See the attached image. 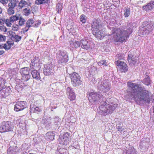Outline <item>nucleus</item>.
I'll list each match as a JSON object with an SVG mask.
<instances>
[{
  "label": "nucleus",
  "instance_id": "f257e3e1",
  "mask_svg": "<svg viewBox=\"0 0 154 154\" xmlns=\"http://www.w3.org/2000/svg\"><path fill=\"white\" fill-rule=\"evenodd\" d=\"M127 85L131 97L134 98L138 104L143 106L149 103L150 98L148 91L146 90L143 86L131 82H128Z\"/></svg>",
  "mask_w": 154,
  "mask_h": 154
},
{
  "label": "nucleus",
  "instance_id": "f03ea898",
  "mask_svg": "<svg viewBox=\"0 0 154 154\" xmlns=\"http://www.w3.org/2000/svg\"><path fill=\"white\" fill-rule=\"evenodd\" d=\"M113 98H103V102H101V105L98 109V113L101 115L106 116L108 114L112 113L117 107V104L113 101Z\"/></svg>",
  "mask_w": 154,
  "mask_h": 154
},
{
  "label": "nucleus",
  "instance_id": "7ed1b4c3",
  "mask_svg": "<svg viewBox=\"0 0 154 154\" xmlns=\"http://www.w3.org/2000/svg\"><path fill=\"white\" fill-rule=\"evenodd\" d=\"M112 33L113 39L116 42H122L126 41L129 35L132 32V29L125 26L123 29L113 28H112Z\"/></svg>",
  "mask_w": 154,
  "mask_h": 154
},
{
  "label": "nucleus",
  "instance_id": "20e7f679",
  "mask_svg": "<svg viewBox=\"0 0 154 154\" xmlns=\"http://www.w3.org/2000/svg\"><path fill=\"white\" fill-rule=\"evenodd\" d=\"M103 98H104L103 96L100 93V91H93L89 94L88 99L92 104L97 105L100 103L101 105V102H103Z\"/></svg>",
  "mask_w": 154,
  "mask_h": 154
},
{
  "label": "nucleus",
  "instance_id": "39448f33",
  "mask_svg": "<svg viewBox=\"0 0 154 154\" xmlns=\"http://www.w3.org/2000/svg\"><path fill=\"white\" fill-rule=\"evenodd\" d=\"M30 74L23 75L21 80L16 79V85L15 86V89L19 92V91L22 89V88L28 85V84L26 82L30 79Z\"/></svg>",
  "mask_w": 154,
  "mask_h": 154
},
{
  "label": "nucleus",
  "instance_id": "423d86ee",
  "mask_svg": "<svg viewBox=\"0 0 154 154\" xmlns=\"http://www.w3.org/2000/svg\"><path fill=\"white\" fill-rule=\"evenodd\" d=\"M143 26L140 28L139 33L140 35H147L152 30L153 25L150 22L145 21L143 23Z\"/></svg>",
  "mask_w": 154,
  "mask_h": 154
},
{
  "label": "nucleus",
  "instance_id": "0eeeda50",
  "mask_svg": "<svg viewBox=\"0 0 154 154\" xmlns=\"http://www.w3.org/2000/svg\"><path fill=\"white\" fill-rule=\"evenodd\" d=\"M110 84L108 80H105L103 82H99L97 85V88L99 91L104 93L108 92L110 89Z\"/></svg>",
  "mask_w": 154,
  "mask_h": 154
},
{
  "label": "nucleus",
  "instance_id": "6e6552de",
  "mask_svg": "<svg viewBox=\"0 0 154 154\" xmlns=\"http://www.w3.org/2000/svg\"><path fill=\"white\" fill-rule=\"evenodd\" d=\"M56 58L59 63H65L69 60L68 54L65 51H59L56 54Z\"/></svg>",
  "mask_w": 154,
  "mask_h": 154
},
{
  "label": "nucleus",
  "instance_id": "1a4fd4ad",
  "mask_svg": "<svg viewBox=\"0 0 154 154\" xmlns=\"http://www.w3.org/2000/svg\"><path fill=\"white\" fill-rule=\"evenodd\" d=\"M13 123L9 121H4L2 122V125L0 127L1 132H6L11 131L14 128Z\"/></svg>",
  "mask_w": 154,
  "mask_h": 154
},
{
  "label": "nucleus",
  "instance_id": "9d476101",
  "mask_svg": "<svg viewBox=\"0 0 154 154\" xmlns=\"http://www.w3.org/2000/svg\"><path fill=\"white\" fill-rule=\"evenodd\" d=\"M72 84L73 86L76 87L81 85L82 81L79 75L76 72H73L70 75Z\"/></svg>",
  "mask_w": 154,
  "mask_h": 154
},
{
  "label": "nucleus",
  "instance_id": "9b49d317",
  "mask_svg": "<svg viewBox=\"0 0 154 154\" xmlns=\"http://www.w3.org/2000/svg\"><path fill=\"white\" fill-rule=\"evenodd\" d=\"M81 47L83 49L86 50H90L94 47V44L92 42L90 41L89 40L87 39H84L81 40Z\"/></svg>",
  "mask_w": 154,
  "mask_h": 154
},
{
  "label": "nucleus",
  "instance_id": "f8f14e48",
  "mask_svg": "<svg viewBox=\"0 0 154 154\" xmlns=\"http://www.w3.org/2000/svg\"><path fill=\"white\" fill-rule=\"evenodd\" d=\"M115 63L118 66V69L122 72H125L128 71V67L124 62L117 60L116 61Z\"/></svg>",
  "mask_w": 154,
  "mask_h": 154
},
{
  "label": "nucleus",
  "instance_id": "ddd939ff",
  "mask_svg": "<svg viewBox=\"0 0 154 154\" xmlns=\"http://www.w3.org/2000/svg\"><path fill=\"white\" fill-rule=\"evenodd\" d=\"M26 107V103L25 101L17 102L14 106V110L17 112L23 110Z\"/></svg>",
  "mask_w": 154,
  "mask_h": 154
},
{
  "label": "nucleus",
  "instance_id": "4468645a",
  "mask_svg": "<svg viewBox=\"0 0 154 154\" xmlns=\"http://www.w3.org/2000/svg\"><path fill=\"white\" fill-rule=\"evenodd\" d=\"M11 91L10 87H6L5 85L2 90L0 91V97H5L9 95Z\"/></svg>",
  "mask_w": 154,
  "mask_h": 154
},
{
  "label": "nucleus",
  "instance_id": "2eb2a0df",
  "mask_svg": "<svg viewBox=\"0 0 154 154\" xmlns=\"http://www.w3.org/2000/svg\"><path fill=\"white\" fill-rule=\"evenodd\" d=\"M53 65L51 63L47 64L45 66L44 69V74L46 75H52L53 73V70L52 69Z\"/></svg>",
  "mask_w": 154,
  "mask_h": 154
},
{
  "label": "nucleus",
  "instance_id": "dca6fc26",
  "mask_svg": "<svg viewBox=\"0 0 154 154\" xmlns=\"http://www.w3.org/2000/svg\"><path fill=\"white\" fill-rule=\"evenodd\" d=\"M127 59L130 65L131 66L134 65L136 63H138V58L135 56H134L130 52L128 53Z\"/></svg>",
  "mask_w": 154,
  "mask_h": 154
},
{
  "label": "nucleus",
  "instance_id": "f3484780",
  "mask_svg": "<svg viewBox=\"0 0 154 154\" xmlns=\"http://www.w3.org/2000/svg\"><path fill=\"white\" fill-rule=\"evenodd\" d=\"M92 32L95 37L98 39H102L105 36L104 31L99 29L94 30L92 31Z\"/></svg>",
  "mask_w": 154,
  "mask_h": 154
},
{
  "label": "nucleus",
  "instance_id": "a211bd4d",
  "mask_svg": "<svg viewBox=\"0 0 154 154\" xmlns=\"http://www.w3.org/2000/svg\"><path fill=\"white\" fill-rule=\"evenodd\" d=\"M66 94L68 95V98L71 100H74L75 99V95L72 88L67 87L66 89Z\"/></svg>",
  "mask_w": 154,
  "mask_h": 154
},
{
  "label": "nucleus",
  "instance_id": "6ab92c4d",
  "mask_svg": "<svg viewBox=\"0 0 154 154\" xmlns=\"http://www.w3.org/2000/svg\"><path fill=\"white\" fill-rule=\"evenodd\" d=\"M100 22L101 21L100 20L94 19L93 20L91 24L92 31L99 29L100 26H101Z\"/></svg>",
  "mask_w": 154,
  "mask_h": 154
},
{
  "label": "nucleus",
  "instance_id": "aec40b11",
  "mask_svg": "<svg viewBox=\"0 0 154 154\" xmlns=\"http://www.w3.org/2000/svg\"><path fill=\"white\" fill-rule=\"evenodd\" d=\"M39 70H32L31 71V73L32 75V77L34 79L37 80H39L41 79L40 75V74Z\"/></svg>",
  "mask_w": 154,
  "mask_h": 154
},
{
  "label": "nucleus",
  "instance_id": "412c9836",
  "mask_svg": "<svg viewBox=\"0 0 154 154\" xmlns=\"http://www.w3.org/2000/svg\"><path fill=\"white\" fill-rule=\"evenodd\" d=\"M70 47L75 48H77L81 46V40L80 41H75L73 40V41H70Z\"/></svg>",
  "mask_w": 154,
  "mask_h": 154
},
{
  "label": "nucleus",
  "instance_id": "4be33fe9",
  "mask_svg": "<svg viewBox=\"0 0 154 154\" xmlns=\"http://www.w3.org/2000/svg\"><path fill=\"white\" fill-rule=\"evenodd\" d=\"M154 7V2L151 1L148 3L147 5L143 6L144 10L147 11L152 9Z\"/></svg>",
  "mask_w": 154,
  "mask_h": 154
},
{
  "label": "nucleus",
  "instance_id": "5701e85b",
  "mask_svg": "<svg viewBox=\"0 0 154 154\" xmlns=\"http://www.w3.org/2000/svg\"><path fill=\"white\" fill-rule=\"evenodd\" d=\"M55 134L54 131L48 132L46 134V139L53 140L54 139Z\"/></svg>",
  "mask_w": 154,
  "mask_h": 154
},
{
  "label": "nucleus",
  "instance_id": "b1692460",
  "mask_svg": "<svg viewBox=\"0 0 154 154\" xmlns=\"http://www.w3.org/2000/svg\"><path fill=\"white\" fill-rule=\"evenodd\" d=\"M14 43L12 41H7L6 43L5 44L4 46H2V48H4L5 50H9L11 47V45H13Z\"/></svg>",
  "mask_w": 154,
  "mask_h": 154
},
{
  "label": "nucleus",
  "instance_id": "393cba45",
  "mask_svg": "<svg viewBox=\"0 0 154 154\" xmlns=\"http://www.w3.org/2000/svg\"><path fill=\"white\" fill-rule=\"evenodd\" d=\"M137 151L133 147L125 150L123 152V154H137Z\"/></svg>",
  "mask_w": 154,
  "mask_h": 154
},
{
  "label": "nucleus",
  "instance_id": "a878e982",
  "mask_svg": "<svg viewBox=\"0 0 154 154\" xmlns=\"http://www.w3.org/2000/svg\"><path fill=\"white\" fill-rule=\"evenodd\" d=\"M29 70L30 69L27 67L22 68L20 70V73L22 75L30 74L29 72Z\"/></svg>",
  "mask_w": 154,
  "mask_h": 154
},
{
  "label": "nucleus",
  "instance_id": "bb28decb",
  "mask_svg": "<svg viewBox=\"0 0 154 154\" xmlns=\"http://www.w3.org/2000/svg\"><path fill=\"white\" fill-rule=\"evenodd\" d=\"M131 12L130 9L128 7H125L123 10V14L125 17H128L130 15Z\"/></svg>",
  "mask_w": 154,
  "mask_h": 154
},
{
  "label": "nucleus",
  "instance_id": "cd10ccee",
  "mask_svg": "<svg viewBox=\"0 0 154 154\" xmlns=\"http://www.w3.org/2000/svg\"><path fill=\"white\" fill-rule=\"evenodd\" d=\"M34 21L33 19H29L26 23V28H29L32 26H34Z\"/></svg>",
  "mask_w": 154,
  "mask_h": 154
},
{
  "label": "nucleus",
  "instance_id": "c85d7f7f",
  "mask_svg": "<svg viewBox=\"0 0 154 154\" xmlns=\"http://www.w3.org/2000/svg\"><path fill=\"white\" fill-rule=\"evenodd\" d=\"M30 70H39L41 67L39 66V64H30Z\"/></svg>",
  "mask_w": 154,
  "mask_h": 154
},
{
  "label": "nucleus",
  "instance_id": "c756f323",
  "mask_svg": "<svg viewBox=\"0 0 154 154\" xmlns=\"http://www.w3.org/2000/svg\"><path fill=\"white\" fill-rule=\"evenodd\" d=\"M20 14H18L14 16H12L10 18V21L12 22H13L15 21L18 20L20 18Z\"/></svg>",
  "mask_w": 154,
  "mask_h": 154
},
{
  "label": "nucleus",
  "instance_id": "7c9ffc66",
  "mask_svg": "<svg viewBox=\"0 0 154 154\" xmlns=\"http://www.w3.org/2000/svg\"><path fill=\"white\" fill-rule=\"evenodd\" d=\"M54 123L55 125H57V126H59L61 123V119L57 117H55L54 120Z\"/></svg>",
  "mask_w": 154,
  "mask_h": 154
},
{
  "label": "nucleus",
  "instance_id": "2f4dec72",
  "mask_svg": "<svg viewBox=\"0 0 154 154\" xmlns=\"http://www.w3.org/2000/svg\"><path fill=\"white\" fill-rule=\"evenodd\" d=\"M39 59L38 57H35L31 60V63L30 64H39Z\"/></svg>",
  "mask_w": 154,
  "mask_h": 154
},
{
  "label": "nucleus",
  "instance_id": "473e14b6",
  "mask_svg": "<svg viewBox=\"0 0 154 154\" xmlns=\"http://www.w3.org/2000/svg\"><path fill=\"white\" fill-rule=\"evenodd\" d=\"M125 55L120 53L118 54L115 56V59L116 60L118 59V60H124Z\"/></svg>",
  "mask_w": 154,
  "mask_h": 154
},
{
  "label": "nucleus",
  "instance_id": "72a5a7b5",
  "mask_svg": "<svg viewBox=\"0 0 154 154\" xmlns=\"http://www.w3.org/2000/svg\"><path fill=\"white\" fill-rule=\"evenodd\" d=\"M63 136L65 138L66 141H67L69 142L70 141L71 138L69 133L66 132L65 133Z\"/></svg>",
  "mask_w": 154,
  "mask_h": 154
},
{
  "label": "nucleus",
  "instance_id": "f704fd0d",
  "mask_svg": "<svg viewBox=\"0 0 154 154\" xmlns=\"http://www.w3.org/2000/svg\"><path fill=\"white\" fill-rule=\"evenodd\" d=\"M12 37L14 41L16 42H19L21 39V37L16 35H12Z\"/></svg>",
  "mask_w": 154,
  "mask_h": 154
},
{
  "label": "nucleus",
  "instance_id": "c9c22d12",
  "mask_svg": "<svg viewBox=\"0 0 154 154\" xmlns=\"http://www.w3.org/2000/svg\"><path fill=\"white\" fill-rule=\"evenodd\" d=\"M6 83L5 79H0V91L2 90V88Z\"/></svg>",
  "mask_w": 154,
  "mask_h": 154
},
{
  "label": "nucleus",
  "instance_id": "e433bc0d",
  "mask_svg": "<svg viewBox=\"0 0 154 154\" xmlns=\"http://www.w3.org/2000/svg\"><path fill=\"white\" fill-rule=\"evenodd\" d=\"M143 82L144 84L146 85H148L150 84V80L149 77L148 76H146L144 79Z\"/></svg>",
  "mask_w": 154,
  "mask_h": 154
},
{
  "label": "nucleus",
  "instance_id": "4c0bfd02",
  "mask_svg": "<svg viewBox=\"0 0 154 154\" xmlns=\"http://www.w3.org/2000/svg\"><path fill=\"white\" fill-rule=\"evenodd\" d=\"M19 21L18 22V24L20 26H21L23 25L25 22V20L22 17L20 16V18L19 19Z\"/></svg>",
  "mask_w": 154,
  "mask_h": 154
},
{
  "label": "nucleus",
  "instance_id": "58836bf2",
  "mask_svg": "<svg viewBox=\"0 0 154 154\" xmlns=\"http://www.w3.org/2000/svg\"><path fill=\"white\" fill-rule=\"evenodd\" d=\"M41 139L38 137H35L33 139V141L34 144H37L41 142L42 141Z\"/></svg>",
  "mask_w": 154,
  "mask_h": 154
},
{
  "label": "nucleus",
  "instance_id": "ea45409f",
  "mask_svg": "<svg viewBox=\"0 0 154 154\" xmlns=\"http://www.w3.org/2000/svg\"><path fill=\"white\" fill-rule=\"evenodd\" d=\"M48 1V0H36L35 2V4L39 5L45 3Z\"/></svg>",
  "mask_w": 154,
  "mask_h": 154
},
{
  "label": "nucleus",
  "instance_id": "a19ab883",
  "mask_svg": "<svg viewBox=\"0 0 154 154\" xmlns=\"http://www.w3.org/2000/svg\"><path fill=\"white\" fill-rule=\"evenodd\" d=\"M26 4V2L21 0L19 3V6L21 8L23 7Z\"/></svg>",
  "mask_w": 154,
  "mask_h": 154
},
{
  "label": "nucleus",
  "instance_id": "79ce46f5",
  "mask_svg": "<svg viewBox=\"0 0 154 154\" xmlns=\"http://www.w3.org/2000/svg\"><path fill=\"white\" fill-rule=\"evenodd\" d=\"M65 141L64 140L63 138V136H60L58 139V141L59 143L60 144L65 145L66 144Z\"/></svg>",
  "mask_w": 154,
  "mask_h": 154
},
{
  "label": "nucleus",
  "instance_id": "37998d69",
  "mask_svg": "<svg viewBox=\"0 0 154 154\" xmlns=\"http://www.w3.org/2000/svg\"><path fill=\"white\" fill-rule=\"evenodd\" d=\"M16 5L17 2H9L8 4V6L9 8L14 9Z\"/></svg>",
  "mask_w": 154,
  "mask_h": 154
},
{
  "label": "nucleus",
  "instance_id": "c03bdc74",
  "mask_svg": "<svg viewBox=\"0 0 154 154\" xmlns=\"http://www.w3.org/2000/svg\"><path fill=\"white\" fill-rule=\"evenodd\" d=\"M86 16L84 15H81L80 17V21L83 23H85L86 22Z\"/></svg>",
  "mask_w": 154,
  "mask_h": 154
},
{
  "label": "nucleus",
  "instance_id": "a18cd8bd",
  "mask_svg": "<svg viewBox=\"0 0 154 154\" xmlns=\"http://www.w3.org/2000/svg\"><path fill=\"white\" fill-rule=\"evenodd\" d=\"M7 13L9 15L13 14L14 13V9L8 8L7 9Z\"/></svg>",
  "mask_w": 154,
  "mask_h": 154
},
{
  "label": "nucleus",
  "instance_id": "49530a36",
  "mask_svg": "<svg viewBox=\"0 0 154 154\" xmlns=\"http://www.w3.org/2000/svg\"><path fill=\"white\" fill-rule=\"evenodd\" d=\"M98 64L99 66L101 65L105 66H107V63L106 62V60H101L98 63Z\"/></svg>",
  "mask_w": 154,
  "mask_h": 154
},
{
  "label": "nucleus",
  "instance_id": "de8ad7c7",
  "mask_svg": "<svg viewBox=\"0 0 154 154\" xmlns=\"http://www.w3.org/2000/svg\"><path fill=\"white\" fill-rule=\"evenodd\" d=\"M116 129L118 130V131L120 133L122 132V131L124 132L125 130L124 128L120 126H117Z\"/></svg>",
  "mask_w": 154,
  "mask_h": 154
},
{
  "label": "nucleus",
  "instance_id": "09e8293b",
  "mask_svg": "<svg viewBox=\"0 0 154 154\" xmlns=\"http://www.w3.org/2000/svg\"><path fill=\"white\" fill-rule=\"evenodd\" d=\"M11 22H12L11 21H10V19H7L5 20V24L7 26H11V25H12Z\"/></svg>",
  "mask_w": 154,
  "mask_h": 154
},
{
  "label": "nucleus",
  "instance_id": "8fccbe9b",
  "mask_svg": "<svg viewBox=\"0 0 154 154\" xmlns=\"http://www.w3.org/2000/svg\"><path fill=\"white\" fill-rule=\"evenodd\" d=\"M51 118H49L48 119L45 120V122L46 125L50 126L51 125Z\"/></svg>",
  "mask_w": 154,
  "mask_h": 154
},
{
  "label": "nucleus",
  "instance_id": "3c124183",
  "mask_svg": "<svg viewBox=\"0 0 154 154\" xmlns=\"http://www.w3.org/2000/svg\"><path fill=\"white\" fill-rule=\"evenodd\" d=\"M56 9L58 12L62 9V6L60 3L58 4L56 6Z\"/></svg>",
  "mask_w": 154,
  "mask_h": 154
},
{
  "label": "nucleus",
  "instance_id": "603ef678",
  "mask_svg": "<svg viewBox=\"0 0 154 154\" xmlns=\"http://www.w3.org/2000/svg\"><path fill=\"white\" fill-rule=\"evenodd\" d=\"M0 30L4 32H6L7 31V28L3 25L0 26Z\"/></svg>",
  "mask_w": 154,
  "mask_h": 154
},
{
  "label": "nucleus",
  "instance_id": "864d4df0",
  "mask_svg": "<svg viewBox=\"0 0 154 154\" xmlns=\"http://www.w3.org/2000/svg\"><path fill=\"white\" fill-rule=\"evenodd\" d=\"M8 154H16V152L14 149H10L8 150Z\"/></svg>",
  "mask_w": 154,
  "mask_h": 154
},
{
  "label": "nucleus",
  "instance_id": "5fc2aeb1",
  "mask_svg": "<svg viewBox=\"0 0 154 154\" xmlns=\"http://www.w3.org/2000/svg\"><path fill=\"white\" fill-rule=\"evenodd\" d=\"M5 19L4 18L0 17V24L1 25L4 24L5 22Z\"/></svg>",
  "mask_w": 154,
  "mask_h": 154
},
{
  "label": "nucleus",
  "instance_id": "6e6d98bb",
  "mask_svg": "<svg viewBox=\"0 0 154 154\" xmlns=\"http://www.w3.org/2000/svg\"><path fill=\"white\" fill-rule=\"evenodd\" d=\"M35 112L38 113L42 111V109L38 107H36L34 108Z\"/></svg>",
  "mask_w": 154,
  "mask_h": 154
},
{
  "label": "nucleus",
  "instance_id": "4d7b16f0",
  "mask_svg": "<svg viewBox=\"0 0 154 154\" xmlns=\"http://www.w3.org/2000/svg\"><path fill=\"white\" fill-rule=\"evenodd\" d=\"M19 28V26L17 25H14L12 27V30L14 31H17Z\"/></svg>",
  "mask_w": 154,
  "mask_h": 154
},
{
  "label": "nucleus",
  "instance_id": "13d9d810",
  "mask_svg": "<svg viewBox=\"0 0 154 154\" xmlns=\"http://www.w3.org/2000/svg\"><path fill=\"white\" fill-rule=\"evenodd\" d=\"M24 11L26 13V15H28L30 13V9H28L27 8H26L24 9Z\"/></svg>",
  "mask_w": 154,
  "mask_h": 154
},
{
  "label": "nucleus",
  "instance_id": "bf43d9fd",
  "mask_svg": "<svg viewBox=\"0 0 154 154\" xmlns=\"http://www.w3.org/2000/svg\"><path fill=\"white\" fill-rule=\"evenodd\" d=\"M6 37L2 35H0V42L5 41L6 40Z\"/></svg>",
  "mask_w": 154,
  "mask_h": 154
},
{
  "label": "nucleus",
  "instance_id": "052dcab7",
  "mask_svg": "<svg viewBox=\"0 0 154 154\" xmlns=\"http://www.w3.org/2000/svg\"><path fill=\"white\" fill-rule=\"evenodd\" d=\"M65 149H60L58 150L59 153L60 154H64Z\"/></svg>",
  "mask_w": 154,
  "mask_h": 154
},
{
  "label": "nucleus",
  "instance_id": "680f3d73",
  "mask_svg": "<svg viewBox=\"0 0 154 154\" xmlns=\"http://www.w3.org/2000/svg\"><path fill=\"white\" fill-rule=\"evenodd\" d=\"M8 0H0V2L3 5L6 4L8 2Z\"/></svg>",
  "mask_w": 154,
  "mask_h": 154
},
{
  "label": "nucleus",
  "instance_id": "e2e57ef3",
  "mask_svg": "<svg viewBox=\"0 0 154 154\" xmlns=\"http://www.w3.org/2000/svg\"><path fill=\"white\" fill-rule=\"evenodd\" d=\"M29 28H26V27L25 28V29H23V33H25V32H27L28 30H29Z\"/></svg>",
  "mask_w": 154,
  "mask_h": 154
},
{
  "label": "nucleus",
  "instance_id": "0e129e2a",
  "mask_svg": "<svg viewBox=\"0 0 154 154\" xmlns=\"http://www.w3.org/2000/svg\"><path fill=\"white\" fill-rule=\"evenodd\" d=\"M10 2H17L16 0H8Z\"/></svg>",
  "mask_w": 154,
  "mask_h": 154
},
{
  "label": "nucleus",
  "instance_id": "69168bd1",
  "mask_svg": "<svg viewBox=\"0 0 154 154\" xmlns=\"http://www.w3.org/2000/svg\"><path fill=\"white\" fill-rule=\"evenodd\" d=\"M5 52V51L3 50H0V55L3 54Z\"/></svg>",
  "mask_w": 154,
  "mask_h": 154
},
{
  "label": "nucleus",
  "instance_id": "338daca9",
  "mask_svg": "<svg viewBox=\"0 0 154 154\" xmlns=\"http://www.w3.org/2000/svg\"><path fill=\"white\" fill-rule=\"evenodd\" d=\"M62 136H63V138H64V140L65 141V142L66 143L65 145H66L67 143H68L69 142L67 141H66L65 140V138L63 137V135H62Z\"/></svg>",
  "mask_w": 154,
  "mask_h": 154
},
{
  "label": "nucleus",
  "instance_id": "774afa93",
  "mask_svg": "<svg viewBox=\"0 0 154 154\" xmlns=\"http://www.w3.org/2000/svg\"><path fill=\"white\" fill-rule=\"evenodd\" d=\"M2 9L0 7V14L2 13Z\"/></svg>",
  "mask_w": 154,
  "mask_h": 154
}]
</instances>
